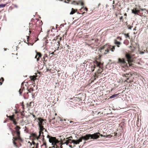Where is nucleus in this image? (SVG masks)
I'll use <instances>...</instances> for the list:
<instances>
[{
  "label": "nucleus",
  "instance_id": "f257e3e1",
  "mask_svg": "<svg viewBox=\"0 0 148 148\" xmlns=\"http://www.w3.org/2000/svg\"><path fill=\"white\" fill-rule=\"evenodd\" d=\"M101 56L99 55L96 57V60L94 61L93 64L92 65L91 71L93 72L95 69L97 70V71L95 73L93 77L92 78L94 80H95L98 78L99 75L103 71V63L101 61Z\"/></svg>",
  "mask_w": 148,
  "mask_h": 148
},
{
  "label": "nucleus",
  "instance_id": "f03ea898",
  "mask_svg": "<svg viewBox=\"0 0 148 148\" xmlns=\"http://www.w3.org/2000/svg\"><path fill=\"white\" fill-rule=\"evenodd\" d=\"M16 125V126L14 128L15 130V131H14L12 130V129L11 130H12V133L13 136H14L13 133L16 134V136L13 137L12 140L14 145L16 147H17L16 141L18 140L20 141H22L23 140L20 136V129H21V128L18 126Z\"/></svg>",
  "mask_w": 148,
  "mask_h": 148
},
{
  "label": "nucleus",
  "instance_id": "7ed1b4c3",
  "mask_svg": "<svg viewBox=\"0 0 148 148\" xmlns=\"http://www.w3.org/2000/svg\"><path fill=\"white\" fill-rule=\"evenodd\" d=\"M47 137L49 138V141L50 143H51L53 146L51 148H62V145L64 143L62 141H60L55 137L50 136L48 135Z\"/></svg>",
  "mask_w": 148,
  "mask_h": 148
},
{
  "label": "nucleus",
  "instance_id": "20e7f679",
  "mask_svg": "<svg viewBox=\"0 0 148 148\" xmlns=\"http://www.w3.org/2000/svg\"><path fill=\"white\" fill-rule=\"evenodd\" d=\"M31 138L32 141H34L35 140H38L42 137V139L44 138V136L43 135V132L39 131V134L38 136L36 133H33L31 134Z\"/></svg>",
  "mask_w": 148,
  "mask_h": 148
},
{
  "label": "nucleus",
  "instance_id": "39448f33",
  "mask_svg": "<svg viewBox=\"0 0 148 148\" xmlns=\"http://www.w3.org/2000/svg\"><path fill=\"white\" fill-rule=\"evenodd\" d=\"M38 125L39 128V131L43 132L44 130L46 131V130L44 128L43 125L46 122V120L45 119H43L41 118H38Z\"/></svg>",
  "mask_w": 148,
  "mask_h": 148
},
{
  "label": "nucleus",
  "instance_id": "423d86ee",
  "mask_svg": "<svg viewBox=\"0 0 148 148\" xmlns=\"http://www.w3.org/2000/svg\"><path fill=\"white\" fill-rule=\"evenodd\" d=\"M72 137L71 136L69 138H66L65 140V144L67 145L69 143H73L74 144L77 145L79 144V143L82 142L81 139L80 138L77 140H72Z\"/></svg>",
  "mask_w": 148,
  "mask_h": 148
},
{
  "label": "nucleus",
  "instance_id": "0eeeda50",
  "mask_svg": "<svg viewBox=\"0 0 148 148\" xmlns=\"http://www.w3.org/2000/svg\"><path fill=\"white\" fill-rule=\"evenodd\" d=\"M117 63L121 64L123 67H128L129 65L128 63L126 62L125 59L124 58H119Z\"/></svg>",
  "mask_w": 148,
  "mask_h": 148
},
{
  "label": "nucleus",
  "instance_id": "6e6552de",
  "mask_svg": "<svg viewBox=\"0 0 148 148\" xmlns=\"http://www.w3.org/2000/svg\"><path fill=\"white\" fill-rule=\"evenodd\" d=\"M125 57L127 59V61L128 64L129 66H132V64L131 63L133 62L132 55L131 53H127L126 54Z\"/></svg>",
  "mask_w": 148,
  "mask_h": 148
},
{
  "label": "nucleus",
  "instance_id": "1a4fd4ad",
  "mask_svg": "<svg viewBox=\"0 0 148 148\" xmlns=\"http://www.w3.org/2000/svg\"><path fill=\"white\" fill-rule=\"evenodd\" d=\"M110 46L106 45L103 46L100 49V51L101 52H104V54H106L109 51Z\"/></svg>",
  "mask_w": 148,
  "mask_h": 148
},
{
  "label": "nucleus",
  "instance_id": "9d476101",
  "mask_svg": "<svg viewBox=\"0 0 148 148\" xmlns=\"http://www.w3.org/2000/svg\"><path fill=\"white\" fill-rule=\"evenodd\" d=\"M65 3H71L74 5H80L82 6L84 5V3L82 1H72L70 0H65Z\"/></svg>",
  "mask_w": 148,
  "mask_h": 148
},
{
  "label": "nucleus",
  "instance_id": "9b49d317",
  "mask_svg": "<svg viewBox=\"0 0 148 148\" xmlns=\"http://www.w3.org/2000/svg\"><path fill=\"white\" fill-rule=\"evenodd\" d=\"M6 116L8 117L9 118V119L10 120L13 121V123L15 125H17V122H16V119L14 118V115H12V116H8L7 114Z\"/></svg>",
  "mask_w": 148,
  "mask_h": 148
},
{
  "label": "nucleus",
  "instance_id": "f8f14e48",
  "mask_svg": "<svg viewBox=\"0 0 148 148\" xmlns=\"http://www.w3.org/2000/svg\"><path fill=\"white\" fill-rule=\"evenodd\" d=\"M90 136L91 134H86L85 136H82L79 138L80 139H81L82 141L83 139L86 140H88L90 138Z\"/></svg>",
  "mask_w": 148,
  "mask_h": 148
},
{
  "label": "nucleus",
  "instance_id": "ddd939ff",
  "mask_svg": "<svg viewBox=\"0 0 148 148\" xmlns=\"http://www.w3.org/2000/svg\"><path fill=\"white\" fill-rule=\"evenodd\" d=\"M90 136L91 134H86L85 136H82L79 138L80 139H81L82 141L83 139L86 140H88L90 138Z\"/></svg>",
  "mask_w": 148,
  "mask_h": 148
},
{
  "label": "nucleus",
  "instance_id": "4468645a",
  "mask_svg": "<svg viewBox=\"0 0 148 148\" xmlns=\"http://www.w3.org/2000/svg\"><path fill=\"white\" fill-rule=\"evenodd\" d=\"M99 134H100L99 132H97L92 134H91L90 139H97L99 137Z\"/></svg>",
  "mask_w": 148,
  "mask_h": 148
},
{
  "label": "nucleus",
  "instance_id": "2eb2a0df",
  "mask_svg": "<svg viewBox=\"0 0 148 148\" xmlns=\"http://www.w3.org/2000/svg\"><path fill=\"white\" fill-rule=\"evenodd\" d=\"M36 55L35 57V58L37 59V60L38 61L39 60L40 58L41 57L42 54L40 52H37L36 51Z\"/></svg>",
  "mask_w": 148,
  "mask_h": 148
},
{
  "label": "nucleus",
  "instance_id": "dca6fc26",
  "mask_svg": "<svg viewBox=\"0 0 148 148\" xmlns=\"http://www.w3.org/2000/svg\"><path fill=\"white\" fill-rule=\"evenodd\" d=\"M29 36H27V42H26L27 43V44L28 45H32L34 43L36 42L38 39V38L36 40H34V42L33 43H30L29 42Z\"/></svg>",
  "mask_w": 148,
  "mask_h": 148
},
{
  "label": "nucleus",
  "instance_id": "f3484780",
  "mask_svg": "<svg viewBox=\"0 0 148 148\" xmlns=\"http://www.w3.org/2000/svg\"><path fill=\"white\" fill-rule=\"evenodd\" d=\"M33 146L30 148H38L39 143H36L35 141H32Z\"/></svg>",
  "mask_w": 148,
  "mask_h": 148
},
{
  "label": "nucleus",
  "instance_id": "a211bd4d",
  "mask_svg": "<svg viewBox=\"0 0 148 148\" xmlns=\"http://www.w3.org/2000/svg\"><path fill=\"white\" fill-rule=\"evenodd\" d=\"M32 105H33V106L34 105V102H32V101L29 103H27L26 105L27 107L29 109V108H30L32 106Z\"/></svg>",
  "mask_w": 148,
  "mask_h": 148
},
{
  "label": "nucleus",
  "instance_id": "6ab92c4d",
  "mask_svg": "<svg viewBox=\"0 0 148 148\" xmlns=\"http://www.w3.org/2000/svg\"><path fill=\"white\" fill-rule=\"evenodd\" d=\"M57 121L58 122V123L60 124V125H62V124L63 123V120L62 119V118L60 117H58L57 119Z\"/></svg>",
  "mask_w": 148,
  "mask_h": 148
},
{
  "label": "nucleus",
  "instance_id": "aec40b11",
  "mask_svg": "<svg viewBox=\"0 0 148 148\" xmlns=\"http://www.w3.org/2000/svg\"><path fill=\"white\" fill-rule=\"evenodd\" d=\"M114 44L117 45L118 47H119V45L121 44L120 42L116 40H114Z\"/></svg>",
  "mask_w": 148,
  "mask_h": 148
},
{
  "label": "nucleus",
  "instance_id": "412c9836",
  "mask_svg": "<svg viewBox=\"0 0 148 148\" xmlns=\"http://www.w3.org/2000/svg\"><path fill=\"white\" fill-rule=\"evenodd\" d=\"M124 76L126 77H127V79H128L129 78L131 77L132 76V74L131 73H126L125 74H124L123 75Z\"/></svg>",
  "mask_w": 148,
  "mask_h": 148
},
{
  "label": "nucleus",
  "instance_id": "4be33fe9",
  "mask_svg": "<svg viewBox=\"0 0 148 148\" xmlns=\"http://www.w3.org/2000/svg\"><path fill=\"white\" fill-rule=\"evenodd\" d=\"M27 91H28V92H27L26 93L25 92L24 93V95H27L28 94L29 92L31 93L32 92L34 91V90L33 89L30 88V89H28Z\"/></svg>",
  "mask_w": 148,
  "mask_h": 148
},
{
  "label": "nucleus",
  "instance_id": "5701e85b",
  "mask_svg": "<svg viewBox=\"0 0 148 148\" xmlns=\"http://www.w3.org/2000/svg\"><path fill=\"white\" fill-rule=\"evenodd\" d=\"M25 90V89L24 88V87L21 86V88L19 90V94L20 95H21V94L22 92Z\"/></svg>",
  "mask_w": 148,
  "mask_h": 148
},
{
  "label": "nucleus",
  "instance_id": "b1692460",
  "mask_svg": "<svg viewBox=\"0 0 148 148\" xmlns=\"http://www.w3.org/2000/svg\"><path fill=\"white\" fill-rule=\"evenodd\" d=\"M77 9H74L73 8H72L71 9V11L70 13V14H73L75 13L76 12H77Z\"/></svg>",
  "mask_w": 148,
  "mask_h": 148
},
{
  "label": "nucleus",
  "instance_id": "393cba45",
  "mask_svg": "<svg viewBox=\"0 0 148 148\" xmlns=\"http://www.w3.org/2000/svg\"><path fill=\"white\" fill-rule=\"evenodd\" d=\"M110 50H111L112 51H114L115 49V46H110Z\"/></svg>",
  "mask_w": 148,
  "mask_h": 148
},
{
  "label": "nucleus",
  "instance_id": "a878e982",
  "mask_svg": "<svg viewBox=\"0 0 148 148\" xmlns=\"http://www.w3.org/2000/svg\"><path fill=\"white\" fill-rule=\"evenodd\" d=\"M36 77L35 76H31L30 77V79L31 80L33 81L34 82L36 79Z\"/></svg>",
  "mask_w": 148,
  "mask_h": 148
},
{
  "label": "nucleus",
  "instance_id": "bb28decb",
  "mask_svg": "<svg viewBox=\"0 0 148 148\" xmlns=\"http://www.w3.org/2000/svg\"><path fill=\"white\" fill-rule=\"evenodd\" d=\"M132 12L135 14H137L136 8L133 9L132 10Z\"/></svg>",
  "mask_w": 148,
  "mask_h": 148
},
{
  "label": "nucleus",
  "instance_id": "cd10ccee",
  "mask_svg": "<svg viewBox=\"0 0 148 148\" xmlns=\"http://www.w3.org/2000/svg\"><path fill=\"white\" fill-rule=\"evenodd\" d=\"M58 39H61V38L59 36H57L56 37V38H54L52 40V41H53V42H54V41H56V40H58Z\"/></svg>",
  "mask_w": 148,
  "mask_h": 148
},
{
  "label": "nucleus",
  "instance_id": "c85d7f7f",
  "mask_svg": "<svg viewBox=\"0 0 148 148\" xmlns=\"http://www.w3.org/2000/svg\"><path fill=\"white\" fill-rule=\"evenodd\" d=\"M118 94H116L112 95V96L110 97V98L111 99L115 97H116L118 95Z\"/></svg>",
  "mask_w": 148,
  "mask_h": 148
},
{
  "label": "nucleus",
  "instance_id": "c756f323",
  "mask_svg": "<svg viewBox=\"0 0 148 148\" xmlns=\"http://www.w3.org/2000/svg\"><path fill=\"white\" fill-rule=\"evenodd\" d=\"M81 11L82 12L83 10L87 11L88 9L84 7L83 8H82L80 9Z\"/></svg>",
  "mask_w": 148,
  "mask_h": 148
},
{
  "label": "nucleus",
  "instance_id": "7c9ffc66",
  "mask_svg": "<svg viewBox=\"0 0 148 148\" xmlns=\"http://www.w3.org/2000/svg\"><path fill=\"white\" fill-rule=\"evenodd\" d=\"M4 81V79L3 77H2L1 79H0V86L1 85L2 82H3Z\"/></svg>",
  "mask_w": 148,
  "mask_h": 148
},
{
  "label": "nucleus",
  "instance_id": "2f4dec72",
  "mask_svg": "<svg viewBox=\"0 0 148 148\" xmlns=\"http://www.w3.org/2000/svg\"><path fill=\"white\" fill-rule=\"evenodd\" d=\"M124 35L125 36V37L127 38V37L129 38H130V36L129 35V34H124Z\"/></svg>",
  "mask_w": 148,
  "mask_h": 148
},
{
  "label": "nucleus",
  "instance_id": "473e14b6",
  "mask_svg": "<svg viewBox=\"0 0 148 148\" xmlns=\"http://www.w3.org/2000/svg\"><path fill=\"white\" fill-rule=\"evenodd\" d=\"M130 47L131 48V51L133 52L135 48L134 47H132V46H130Z\"/></svg>",
  "mask_w": 148,
  "mask_h": 148
},
{
  "label": "nucleus",
  "instance_id": "72a5a7b5",
  "mask_svg": "<svg viewBox=\"0 0 148 148\" xmlns=\"http://www.w3.org/2000/svg\"><path fill=\"white\" fill-rule=\"evenodd\" d=\"M127 28H128V29H131L132 28V26L131 25H127Z\"/></svg>",
  "mask_w": 148,
  "mask_h": 148
},
{
  "label": "nucleus",
  "instance_id": "f704fd0d",
  "mask_svg": "<svg viewBox=\"0 0 148 148\" xmlns=\"http://www.w3.org/2000/svg\"><path fill=\"white\" fill-rule=\"evenodd\" d=\"M5 6V4H0V7L1 8H3Z\"/></svg>",
  "mask_w": 148,
  "mask_h": 148
},
{
  "label": "nucleus",
  "instance_id": "c9c22d12",
  "mask_svg": "<svg viewBox=\"0 0 148 148\" xmlns=\"http://www.w3.org/2000/svg\"><path fill=\"white\" fill-rule=\"evenodd\" d=\"M119 19L120 20V21H122V22L123 21V16H121V17H120L119 18Z\"/></svg>",
  "mask_w": 148,
  "mask_h": 148
},
{
  "label": "nucleus",
  "instance_id": "e433bc0d",
  "mask_svg": "<svg viewBox=\"0 0 148 148\" xmlns=\"http://www.w3.org/2000/svg\"><path fill=\"white\" fill-rule=\"evenodd\" d=\"M117 39L118 40H119L120 41L121 40H122V38L121 37H120V36L118 37L117 38Z\"/></svg>",
  "mask_w": 148,
  "mask_h": 148
},
{
  "label": "nucleus",
  "instance_id": "4c0bfd02",
  "mask_svg": "<svg viewBox=\"0 0 148 148\" xmlns=\"http://www.w3.org/2000/svg\"><path fill=\"white\" fill-rule=\"evenodd\" d=\"M92 40L94 41L95 42H97L98 41V40L97 39H92Z\"/></svg>",
  "mask_w": 148,
  "mask_h": 148
},
{
  "label": "nucleus",
  "instance_id": "58836bf2",
  "mask_svg": "<svg viewBox=\"0 0 148 148\" xmlns=\"http://www.w3.org/2000/svg\"><path fill=\"white\" fill-rule=\"evenodd\" d=\"M55 119V117H54V118H53L52 119H50V120H49V122H51L53 120H54Z\"/></svg>",
  "mask_w": 148,
  "mask_h": 148
},
{
  "label": "nucleus",
  "instance_id": "ea45409f",
  "mask_svg": "<svg viewBox=\"0 0 148 148\" xmlns=\"http://www.w3.org/2000/svg\"><path fill=\"white\" fill-rule=\"evenodd\" d=\"M31 114L32 115L33 117L35 118V120H36V116L34 115V114Z\"/></svg>",
  "mask_w": 148,
  "mask_h": 148
},
{
  "label": "nucleus",
  "instance_id": "a19ab883",
  "mask_svg": "<svg viewBox=\"0 0 148 148\" xmlns=\"http://www.w3.org/2000/svg\"><path fill=\"white\" fill-rule=\"evenodd\" d=\"M37 22L40 24V23H41V24H42V23L41 21L39 20V21H38Z\"/></svg>",
  "mask_w": 148,
  "mask_h": 148
},
{
  "label": "nucleus",
  "instance_id": "79ce46f5",
  "mask_svg": "<svg viewBox=\"0 0 148 148\" xmlns=\"http://www.w3.org/2000/svg\"><path fill=\"white\" fill-rule=\"evenodd\" d=\"M140 10H141V11H144V10H146H146H147L144 8V9H143V8H140Z\"/></svg>",
  "mask_w": 148,
  "mask_h": 148
},
{
  "label": "nucleus",
  "instance_id": "37998d69",
  "mask_svg": "<svg viewBox=\"0 0 148 148\" xmlns=\"http://www.w3.org/2000/svg\"><path fill=\"white\" fill-rule=\"evenodd\" d=\"M49 56H50V55L51 54H54V52H52V53H51V52L50 51L49 52Z\"/></svg>",
  "mask_w": 148,
  "mask_h": 148
},
{
  "label": "nucleus",
  "instance_id": "c03bdc74",
  "mask_svg": "<svg viewBox=\"0 0 148 148\" xmlns=\"http://www.w3.org/2000/svg\"><path fill=\"white\" fill-rule=\"evenodd\" d=\"M33 27H34V28L33 29H36V25H33Z\"/></svg>",
  "mask_w": 148,
  "mask_h": 148
},
{
  "label": "nucleus",
  "instance_id": "a18cd8bd",
  "mask_svg": "<svg viewBox=\"0 0 148 148\" xmlns=\"http://www.w3.org/2000/svg\"><path fill=\"white\" fill-rule=\"evenodd\" d=\"M133 81L132 80H130L129 81V82H127V83H132V82H133Z\"/></svg>",
  "mask_w": 148,
  "mask_h": 148
},
{
  "label": "nucleus",
  "instance_id": "49530a36",
  "mask_svg": "<svg viewBox=\"0 0 148 148\" xmlns=\"http://www.w3.org/2000/svg\"><path fill=\"white\" fill-rule=\"evenodd\" d=\"M136 11H137V14H138V13L140 12V10H136Z\"/></svg>",
  "mask_w": 148,
  "mask_h": 148
},
{
  "label": "nucleus",
  "instance_id": "de8ad7c7",
  "mask_svg": "<svg viewBox=\"0 0 148 148\" xmlns=\"http://www.w3.org/2000/svg\"><path fill=\"white\" fill-rule=\"evenodd\" d=\"M30 144V145H31L32 146L33 144H32V143H31L29 141L28 142Z\"/></svg>",
  "mask_w": 148,
  "mask_h": 148
},
{
  "label": "nucleus",
  "instance_id": "09e8293b",
  "mask_svg": "<svg viewBox=\"0 0 148 148\" xmlns=\"http://www.w3.org/2000/svg\"><path fill=\"white\" fill-rule=\"evenodd\" d=\"M114 136H116L117 135V133H115L114 132Z\"/></svg>",
  "mask_w": 148,
  "mask_h": 148
},
{
  "label": "nucleus",
  "instance_id": "8fccbe9b",
  "mask_svg": "<svg viewBox=\"0 0 148 148\" xmlns=\"http://www.w3.org/2000/svg\"><path fill=\"white\" fill-rule=\"evenodd\" d=\"M43 145H45V146H46L47 145L46 143H44L43 144Z\"/></svg>",
  "mask_w": 148,
  "mask_h": 148
},
{
  "label": "nucleus",
  "instance_id": "3c124183",
  "mask_svg": "<svg viewBox=\"0 0 148 148\" xmlns=\"http://www.w3.org/2000/svg\"><path fill=\"white\" fill-rule=\"evenodd\" d=\"M99 135L100 136H103V135L102 134H99Z\"/></svg>",
  "mask_w": 148,
  "mask_h": 148
},
{
  "label": "nucleus",
  "instance_id": "603ef678",
  "mask_svg": "<svg viewBox=\"0 0 148 148\" xmlns=\"http://www.w3.org/2000/svg\"><path fill=\"white\" fill-rule=\"evenodd\" d=\"M69 122L70 123H73V121H69Z\"/></svg>",
  "mask_w": 148,
  "mask_h": 148
},
{
  "label": "nucleus",
  "instance_id": "864d4df0",
  "mask_svg": "<svg viewBox=\"0 0 148 148\" xmlns=\"http://www.w3.org/2000/svg\"><path fill=\"white\" fill-rule=\"evenodd\" d=\"M136 27H135V28H134V30H136Z\"/></svg>",
  "mask_w": 148,
  "mask_h": 148
},
{
  "label": "nucleus",
  "instance_id": "5fc2aeb1",
  "mask_svg": "<svg viewBox=\"0 0 148 148\" xmlns=\"http://www.w3.org/2000/svg\"><path fill=\"white\" fill-rule=\"evenodd\" d=\"M29 33H30V34H31V31L30 30H29Z\"/></svg>",
  "mask_w": 148,
  "mask_h": 148
},
{
  "label": "nucleus",
  "instance_id": "6e6d98bb",
  "mask_svg": "<svg viewBox=\"0 0 148 148\" xmlns=\"http://www.w3.org/2000/svg\"><path fill=\"white\" fill-rule=\"evenodd\" d=\"M146 11L147 12V13L148 14V10H146Z\"/></svg>",
  "mask_w": 148,
  "mask_h": 148
},
{
  "label": "nucleus",
  "instance_id": "4d7b16f0",
  "mask_svg": "<svg viewBox=\"0 0 148 148\" xmlns=\"http://www.w3.org/2000/svg\"><path fill=\"white\" fill-rule=\"evenodd\" d=\"M85 13V12H83L82 13V14H83L84 13Z\"/></svg>",
  "mask_w": 148,
  "mask_h": 148
},
{
  "label": "nucleus",
  "instance_id": "13d9d810",
  "mask_svg": "<svg viewBox=\"0 0 148 148\" xmlns=\"http://www.w3.org/2000/svg\"><path fill=\"white\" fill-rule=\"evenodd\" d=\"M57 115V113H55V115Z\"/></svg>",
  "mask_w": 148,
  "mask_h": 148
},
{
  "label": "nucleus",
  "instance_id": "bf43d9fd",
  "mask_svg": "<svg viewBox=\"0 0 148 148\" xmlns=\"http://www.w3.org/2000/svg\"><path fill=\"white\" fill-rule=\"evenodd\" d=\"M59 42V40H57V42Z\"/></svg>",
  "mask_w": 148,
  "mask_h": 148
},
{
  "label": "nucleus",
  "instance_id": "052dcab7",
  "mask_svg": "<svg viewBox=\"0 0 148 148\" xmlns=\"http://www.w3.org/2000/svg\"><path fill=\"white\" fill-rule=\"evenodd\" d=\"M116 16H117V14H116Z\"/></svg>",
  "mask_w": 148,
  "mask_h": 148
},
{
  "label": "nucleus",
  "instance_id": "680f3d73",
  "mask_svg": "<svg viewBox=\"0 0 148 148\" xmlns=\"http://www.w3.org/2000/svg\"><path fill=\"white\" fill-rule=\"evenodd\" d=\"M125 82H127V80H125Z\"/></svg>",
  "mask_w": 148,
  "mask_h": 148
},
{
  "label": "nucleus",
  "instance_id": "e2e57ef3",
  "mask_svg": "<svg viewBox=\"0 0 148 148\" xmlns=\"http://www.w3.org/2000/svg\"><path fill=\"white\" fill-rule=\"evenodd\" d=\"M43 58H44V59H45V58H44V57H43Z\"/></svg>",
  "mask_w": 148,
  "mask_h": 148
},
{
  "label": "nucleus",
  "instance_id": "0e129e2a",
  "mask_svg": "<svg viewBox=\"0 0 148 148\" xmlns=\"http://www.w3.org/2000/svg\"><path fill=\"white\" fill-rule=\"evenodd\" d=\"M70 147H71V146H70Z\"/></svg>",
  "mask_w": 148,
  "mask_h": 148
},
{
  "label": "nucleus",
  "instance_id": "69168bd1",
  "mask_svg": "<svg viewBox=\"0 0 148 148\" xmlns=\"http://www.w3.org/2000/svg\"><path fill=\"white\" fill-rule=\"evenodd\" d=\"M42 25V24H40V25Z\"/></svg>",
  "mask_w": 148,
  "mask_h": 148
},
{
  "label": "nucleus",
  "instance_id": "338daca9",
  "mask_svg": "<svg viewBox=\"0 0 148 148\" xmlns=\"http://www.w3.org/2000/svg\"><path fill=\"white\" fill-rule=\"evenodd\" d=\"M74 146H75V145H74L73 146V147H74Z\"/></svg>",
  "mask_w": 148,
  "mask_h": 148
},
{
  "label": "nucleus",
  "instance_id": "774afa93",
  "mask_svg": "<svg viewBox=\"0 0 148 148\" xmlns=\"http://www.w3.org/2000/svg\"><path fill=\"white\" fill-rule=\"evenodd\" d=\"M63 0H60L61 1H62Z\"/></svg>",
  "mask_w": 148,
  "mask_h": 148
}]
</instances>
